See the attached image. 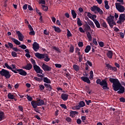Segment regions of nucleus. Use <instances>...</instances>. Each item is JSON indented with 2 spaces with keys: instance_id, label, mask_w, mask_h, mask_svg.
<instances>
[{
  "instance_id": "f257e3e1",
  "label": "nucleus",
  "mask_w": 125,
  "mask_h": 125,
  "mask_svg": "<svg viewBox=\"0 0 125 125\" xmlns=\"http://www.w3.org/2000/svg\"><path fill=\"white\" fill-rule=\"evenodd\" d=\"M109 82L112 83V87L114 91H117L118 94L125 93V87L122 85L118 79L109 78Z\"/></svg>"
},
{
  "instance_id": "f03ea898",
  "label": "nucleus",
  "mask_w": 125,
  "mask_h": 125,
  "mask_svg": "<svg viewBox=\"0 0 125 125\" xmlns=\"http://www.w3.org/2000/svg\"><path fill=\"white\" fill-rule=\"evenodd\" d=\"M115 17L114 16L110 15L106 18V21L108 24L109 25L110 28H113L114 26L116 25V21H114Z\"/></svg>"
},
{
  "instance_id": "7ed1b4c3",
  "label": "nucleus",
  "mask_w": 125,
  "mask_h": 125,
  "mask_svg": "<svg viewBox=\"0 0 125 125\" xmlns=\"http://www.w3.org/2000/svg\"><path fill=\"white\" fill-rule=\"evenodd\" d=\"M0 75L2 76V77H4L5 79H10L11 77V74H10V72L4 69H2L1 71H0Z\"/></svg>"
},
{
  "instance_id": "20e7f679",
  "label": "nucleus",
  "mask_w": 125,
  "mask_h": 125,
  "mask_svg": "<svg viewBox=\"0 0 125 125\" xmlns=\"http://www.w3.org/2000/svg\"><path fill=\"white\" fill-rule=\"evenodd\" d=\"M115 7L119 11V12H120L121 13H122L123 12H125V6L122 5L119 2H116L115 3Z\"/></svg>"
},
{
  "instance_id": "39448f33",
  "label": "nucleus",
  "mask_w": 125,
  "mask_h": 125,
  "mask_svg": "<svg viewBox=\"0 0 125 125\" xmlns=\"http://www.w3.org/2000/svg\"><path fill=\"white\" fill-rule=\"evenodd\" d=\"M91 11H93L94 12L95 11H97L99 14L101 15H102L104 13L103 12V11L99 8V7L97 6L94 5L92 7H91Z\"/></svg>"
},
{
  "instance_id": "423d86ee",
  "label": "nucleus",
  "mask_w": 125,
  "mask_h": 125,
  "mask_svg": "<svg viewBox=\"0 0 125 125\" xmlns=\"http://www.w3.org/2000/svg\"><path fill=\"white\" fill-rule=\"evenodd\" d=\"M125 21V14H121L119 16L118 21H117V24H123Z\"/></svg>"
},
{
  "instance_id": "0eeeda50",
  "label": "nucleus",
  "mask_w": 125,
  "mask_h": 125,
  "mask_svg": "<svg viewBox=\"0 0 125 125\" xmlns=\"http://www.w3.org/2000/svg\"><path fill=\"white\" fill-rule=\"evenodd\" d=\"M100 85L103 86V89H109L108 87V83H107V80L106 79L102 80Z\"/></svg>"
},
{
  "instance_id": "6e6552de",
  "label": "nucleus",
  "mask_w": 125,
  "mask_h": 125,
  "mask_svg": "<svg viewBox=\"0 0 125 125\" xmlns=\"http://www.w3.org/2000/svg\"><path fill=\"white\" fill-rule=\"evenodd\" d=\"M33 68L38 74H42V72H43V70L41 69V67H40L38 65H34Z\"/></svg>"
},
{
  "instance_id": "1a4fd4ad",
  "label": "nucleus",
  "mask_w": 125,
  "mask_h": 125,
  "mask_svg": "<svg viewBox=\"0 0 125 125\" xmlns=\"http://www.w3.org/2000/svg\"><path fill=\"white\" fill-rule=\"evenodd\" d=\"M42 69L44 71H50L52 67L46 65L45 63H43L42 66Z\"/></svg>"
},
{
  "instance_id": "9d476101",
  "label": "nucleus",
  "mask_w": 125,
  "mask_h": 125,
  "mask_svg": "<svg viewBox=\"0 0 125 125\" xmlns=\"http://www.w3.org/2000/svg\"><path fill=\"white\" fill-rule=\"evenodd\" d=\"M32 45L33 50L34 51H35V52H37V51L40 49V44L37 42H34Z\"/></svg>"
},
{
  "instance_id": "9b49d317",
  "label": "nucleus",
  "mask_w": 125,
  "mask_h": 125,
  "mask_svg": "<svg viewBox=\"0 0 125 125\" xmlns=\"http://www.w3.org/2000/svg\"><path fill=\"white\" fill-rule=\"evenodd\" d=\"M16 33L18 35L19 40L20 42H23L24 41V36H23V34L20 31H17Z\"/></svg>"
},
{
  "instance_id": "f8f14e48",
  "label": "nucleus",
  "mask_w": 125,
  "mask_h": 125,
  "mask_svg": "<svg viewBox=\"0 0 125 125\" xmlns=\"http://www.w3.org/2000/svg\"><path fill=\"white\" fill-rule=\"evenodd\" d=\"M16 71L17 72H18L19 74L21 76H27V72L23 70V69H16Z\"/></svg>"
},
{
  "instance_id": "ddd939ff",
  "label": "nucleus",
  "mask_w": 125,
  "mask_h": 125,
  "mask_svg": "<svg viewBox=\"0 0 125 125\" xmlns=\"http://www.w3.org/2000/svg\"><path fill=\"white\" fill-rule=\"evenodd\" d=\"M33 68V65L31 63H27L25 66H22V69H25V70H27L28 71H30V70L32 69Z\"/></svg>"
},
{
  "instance_id": "4468645a",
  "label": "nucleus",
  "mask_w": 125,
  "mask_h": 125,
  "mask_svg": "<svg viewBox=\"0 0 125 125\" xmlns=\"http://www.w3.org/2000/svg\"><path fill=\"white\" fill-rule=\"evenodd\" d=\"M88 65L90 66V67H92V62H91L89 61H87V62L85 63V69L87 71H88V69H89V66H88Z\"/></svg>"
},
{
  "instance_id": "2eb2a0df",
  "label": "nucleus",
  "mask_w": 125,
  "mask_h": 125,
  "mask_svg": "<svg viewBox=\"0 0 125 125\" xmlns=\"http://www.w3.org/2000/svg\"><path fill=\"white\" fill-rule=\"evenodd\" d=\"M44 55L45 54H41L38 52L35 53V56L37 57L38 59H43V58H44Z\"/></svg>"
},
{
  "instance_id": "dca6fc26",
  "label": "nucleus",
  "mask_w": 125,
  "mask_h": 125,
  "mask_svg": "<svg viewBox=\"0 0 125 125\" xmlns=\"http://www.w3.org/2000/svg\"><path fill=\"white\" fill-rule=\"evenodd\" d=\"M69 96L68 94H65V93H62L61 94V97L63 101H67L68 100V97Z\"/></svg>"
},
{
  "instance_id": "f3484780",
  "label": "nucleus",
  "mask_w": 125,
  "mask_h": 125,
  "mask_svg": "<svg viewBox=\"0 0 125 125\" xmlns=\"http://www.w3.org/2000/svg\"><path fill=\"white\" fill-rule=\"evenodd\" d=\"M11 40L12 41V42H13L15 43L17 45H20V44H21V42L15 38H11Z\"/></svg>"
},
{
  "instance_id": "a211bd4d",
  "label": "nucleus",
  "mask_w": 125,
  "mask_h": 125,
  "mask_svg": "<svg viewBox=\"0 0 125 125\" xmlns=\"http://www.w3.org/2000/svg\"><path fill=\"white\" fill-rule=\"evenodd\" d=\"M37 101L38 106H42V105H44V100H41V99H38Z\"/></svg>"
},
{
  "instance_id": "6ab92c4d",
  "label": "nucleus",
  "mask_w": 125,
  "mask_h": 125,
  "mask_svg": "<svg viewBox=\"0 0 125 125\" xmlns=\"http://www.w3.org/2000/svg\"><path fill=\"white\" fill-rule=\"evenodd\" d=\"M4 65H5V67L7 68V69H9V70H11V71L15 73V74H17V73H18L17 71L14 70L13 68H12L11 67H10V66H9V65H8L7 64V63H5Z\"/></svg>"
},
{
  "instance_id": "aec40b11",
  "label": "nucleus",
  "mask_w": 125,
  "mask_h": 125,
  "mask_svg": "<svg viewBox=\"0 0 125 125\" xmlns=\"http://www.w3.org/2000/svg\"><path fill=\"white\" fill-rule=\"evenodd\" d=\"M81 80L83 81V82H84V83H90V80H89V79L87 78V77H82Z\"/></svg>"
},
{
  "instance_id": "412c9836",
  "label": "nucleus",
  "mask_w": 125,
  "mask_h": 125,
  "mask_svg": "<svg viewBox=\"0 0 125 125\" xmlns=\"http://www.w3.org/2000/svg\"><path fill=\"white\" fill-rule=\"evenodd\" d=\"M106 55L108 58L112 59V57H113V51L109 50L106 53Z\"/></svg>"
},
{
  "instance_id": "4be33fe9",
  "label": "nucleus",
  "mask_w": 125,
  "mask_h": 125,
  "mask_svg": "<svg viewBox=\"0 0 125 125\" xmlns=\"http://www.w3.org/2000/svg\"><path fill=\"white\" fill-rule=\"evenodd\" d=\"M31 103L33 108L34 109H36L38 107V102H36L35 101H32Z\"/></svg>"
},
{
  "instance_id": "5701e85b",
  "label": "nucleus",
  "mask_w": 125,
  "mask_h": 125,
  "mask_svg": "<svg viewBox=\"0 0 125 125\" xmlns=\"http://www.w3.org/2000/svg\"><path fill=\"white\" fill-rule=\"evenodd\" d=\"M44 86L46 87V88H47L49 91H51V90L52 89V87H51V85L50 84L44 83Z\"/></svg>"
},
{
  "instance_id": "b1692460",
  "label": "nucleus",
  "mask_w": 125,
  "mask_h": 125,
  "mask_svg": "<svg viewBox=\"0 0 125 125\" xmlns=\"http://www.w3.org/2000/svg\"><path fill=\"white\" fill-rule=\"evenodd\" d=\"M52 28L54 29L55 32H57V33H61L62 31V30H61L60 28L58 27H56L55 26H52Z\"/></svg>"
},
{
  "instance_id": "393cba45",
  "label": "nucleus",
  "mask_w": 125,
  "mask_h": 125,
  "mask_svg": "<svg viewBox=\"0 0 125 125\" xmlns=\"http://www.w3.org/2000/svg\"><path fill=\"white\" fill-rule=\"evenodd\" d=\"M84 31H86L87 32L88 31H90L91 30V28H90V26L87 24V23H85L84 24Z\"/></svg>"
},
{
  "instance_id": "a878e982",
  "label": "nucleus",
  "mask_w": 125,
  "mask_h": 125,
  "mask_svg": "<svg viewBox=\"0 0 125 125\" xmlns=\"http://www.w3.org/2000/svg\"><path fill=\"white\" fill-rule=\"evenodd\" d=\"M87 22H88V25H90V27L91 28H92V29H95V25H94V23H93V22H92V21L89 20Z\"/></svg>"
},
{
  "instance_id": "bb28decb",
  "label": "nucleus",
  "mask_w": 125,
  "mask_h": 125,
  "mask_svg": "<svg viewBox=\"0 0 125 125\" xmlns=\"http://www.w3.org/2000/svg\"><path fill=\"white\" fill-rule=\"evenodd\" d=\"M43 81V82L45 83H51V81L47 77H44Z\"/></svg>"
},
{
  "instance_id": "cd10ccee",
  "label": "nucleus",
  "mask_w": 125,
  "mask_h": 125,
  "mask_svg": "<svg viewBox=\"0 0 125 125\" xmlns=\"http://www.w3.org/2000/svg\"><path fill=\"white\" fill-rule=\"evenodd\" d=\"M85 13H87V16L89 18H90V19H91L93 21L94 20V17H93V16L92 15V14H91V13H90V12H85Z\"/></svg>"
},
{
  "instance_id": "c85d7f7f",
  "label": "nucleus",
  "mask_w": 125,
  "mask_h": 125,
  "mask_svg": "<svg viewBox=\"0 0 125 125\" xmlns=\"http://www.w3.org/2000/svg\"><path fill=\"white\" fill-rule=\"evenodd\" d=\"M70 113V117H72V118H74V117H75V115H77L78 113V112L76 111H71Z\"/></svg>"
},
{
  "instance_id": "c756f323",
  "label": "nucleus",
  "mask_w": 125,
  "mask_h": 125,
  "mask_svg": "<svg viewBox=\"0 0 125 125\" xmlns=\"http://www.w3.org/2000/svg\"><path fill=\"white\" fill-rule=\"evenodd\" d=\"M94 23H95L97 28H100V23H99V22L97 20L94 19L93 21Z\"/></svg>"
},
{
  "instance_id": "7c9ffc66",
  "label": "nucleus",
  "mask_w": 125,
  "mask_h": 125,
  "mask_svg": "<svg viewBox=\"0 0 125 125\" xmlns=\"http://www.w3.org/2000/svg\"><path fill=\"white\" fill-rule=\"evenodd\" d=\"M104 7L105 9H109L110 6H109L108 0H104Z\"/></svg>"
},
{
  "instance_id": "2f4dec72",
  "label": "nucleus",
  "mask_w": 125,
  "mask_h": 125,
  "mask_svg": "<svg viewBox=\"0 0 125 125\" xmlns=\"http://www.w3.org/2000/svg\"><path fill=\"white\" fill-rule=\"evenodd\" d=\"M4 119V112L0 111V121H2Z\"/></svg>"
},
{
  "instance_id": "473e14b6",
  "label": "nucleus",
  "mask_w": 125,
  "mask_h": 125,
  "mask_svg": "<svg viewBox=\"0 0 125 125\" xmlns=\"http://www.w3.org/2000/svg\"><path fill=\"white\" fill-rule=\"evenodd\" d=\"M44 58V60L45 62H48V61H50V58H49V56L47 54H45Z\"/></svg>"
},
{
  "instance_id": "72a5a7b5",
  "label": "nucleus",
  "mask_w": 125,
  "mask_h": 125,
  "mask_svg": "<svg viewBox=\"0 0 125 125\" xmlns=\"http://www.w3.org/2000/svg\"><path fill=\"white\" fill-rule=\"evenodd\" d=\"M71 14L72 15V17H73V19H75V18H77V13H76L75 10H72L71 11Z\"/></svg>"
},
{
  "instance_id": "f704fd0d",
  "label": "nucleus",
  "mask_w": 125,
  "mask_h": 125,
  "mask_svg": "<svg viewBox=\"0 0 125 125\" xmlns=\"http://www.w3.org/2000/svg\"><path fill=\"white\" fill-rule=\"evenodd\" d=\"M7 97L8 99H14V98L15 96H14L13 95L11 94V93H9L7 95Z\"/></svg>"
},
{
  "instance_id": "c9c22d12",
  "label": "nucleus",
  "mask_w": 125,
  "mask_h": 125,
  "mask_svg": "<svg viewBox=\"0 0 125 125\" xmlns=\"http://www.w3.org/2000/svg\"><path fill=\"white\" fill-rule=\"evenodd\" d=\"M90 49H91V47L89 45H87L84 51L85 52H86V53H88V52H89V51H90Z\"/></svg>"
},
{
  "instance_id": "e433bc0d",
  "label": "nucleus",
  "mask_w": 125,
  "mask_h": 125,
  "mask_svg": "<svg viewBox=\"0 0 125 125\" xmlns=\"http://www.w3.org/2000/svg\"><path fill=\"white\" fill-rule=\"evenodd\" d=\"M52 47H53V49L57 51L58 53H61V51H60V49H59V48L56 46H53Z\"/></svg>"
},
{
  "instance_id": "4c0bfd02",
  "label": "nucleus",
  "mask_w": 125,
  "mask_h": 125,
  "mask_svg": "<svg viewBox=\"0 0 125 125\" xmlns=\"http://www.w3.org/2000/svg\"><path fill=\"white\" fill-rule=\"evenodd\" d=\"M79 107H80V108H82L83 107H84V106H85V103L83 101H81L79 103Z\"/></svg>"
},
{
  "instance_id": "58836bf2",
  "label": "nucleus",
  "mask_w": 125,
  "mask_h": 125,
  "mask_svg": "<svg viewBox=\"0 0 125 125\" xmlns=\"http://www.w3.org/2000/svg\"><path fill=\"white\" fill-rule=\"evenodd\" d=\"M34 80H35V81H36L37 82H39V83H41V82H42L43 79L34 77Z\"/></svg>"
},
{
  "instance_id": "ea45409f",
  "label": "nucleus",
  "mask_w": 125,
  "mask_h": 125,
  "mask_svg": "<svg viewBox=\"0 0 125 125\" xmlns=\"http://www.w3.org/2000/svg\"><path fill=\"white\" fill-rule=\"evenodd\" d=\"M86 35L88 39H89V41H91L92 40V37H91V34H90V33L87 32Z\"/></svg>"
},
{
  "instance_id": "a19ab883",
  "label": "nucleus",
  "mask_w": 125,
  "mask_h": 125,
  "mask_svg": "<svg viewBox=\"0 0 125 125\" xmlns=\"http://www.w3.org/2000/svg\"><path fill=\"white\" fill-rule=\"evenodd\" d=\"M102 26L104 28H105V29H107V28H108V25H107V23H106V22H105L104 21L102 23Z\"/></svg>"
},
{
  "instance_id": "79ce46f5",
  "label": "nucleus",
  "mask_w": 125,
  "mask_h": 125,
  "mask_svg": "<svg viewBox=\"0 0 125 125\" xmlns=\"http://www.w3.org/2000/svg\"><path fill=\"white\" fill-rule=\"evenodd\" d=\"M73 69L76 71V72H78L79 71V66H78L77 64H74L73 66Z\"/></svg>"
},
{
  "instance_id": "37998d69",
  "label": "nucleus",
  "mask_w": 125,
  "mask_h": 125,
  "mask_svg": "<svg viewBox=\"0 0 125 125\" xmlns=\"http://www.w3.org/2000/svg\"><path fill=\"white\" fill-rule=\"evenodd\" d=\"M42 9H43V10H44V11H47V10H48V7L47 6H45L44 5H42Z\"/></svg>"
},
{
  "instance_id": "c03bdc74",
  "label": "nucleus",
  "mask_w": 125,
  "mask_h": 125,
  "mask_svg": "<svg viewBox=\"0 0 125 125\" xmlns=\"http://www.w3.org/2000/svg\"><path fill=\"white\" fill-rule=\"evenodd\" d=\"M61 107H62V108H63V109H64L65 110H67V106L66 105V104H60Z\"/></svg>"
},
{
  "instance_id": "a18cd8bd",
  "label": "nucleus",
  "mask_w": 125,
  "mask_h": 125,
  "mask_svg": "<svg viewBox=\"0 0 125 125\" xmlns=\"http://www.w3.org/2000/svg\"><path fill=\"white\" fill-rule=\"evenodd\" d=\"M19 46L22 49H26L27 48V46H26L25 44H21V45H19Z\"/></svg>"
},
{
  "instance_id": "49530a36",
  "label": "nucleus",
  "mask_w": 125,
  "mask_h": 125,
  "mask_svg": "<svg viewBox=\"0 0 125 125\" xmlns=\"http://www.w3.org/2000/svg\"><path fill=\"white\" fill-rule=\"evenodd\" d=\"M30 61L33 65V67L34 66H36L37 65L36 64V61H35V60H34L33 59H31Z\"/></svg>"
},
{
  "instance_id": "de8ad7c7",
  "label": "nucleus",
  "mask_w": 125,
  "mask_h": 125,
  "mask_svg": "<svg viewBox=\"0 0 125 125\" xmlns=\"http://www.w3.org/2000/svg\"><path fill=\"white\" fill-rule=\"evenodd\" d=\"M29 35L30 36H35L36 34V33L35 32V31H34V29L33 30H30V32L29 33Z\"/></svg>"
},
{
  "instance_id": "09e8293b",
  "label": "nucleus",
  "mask_w": 125,
  "mask_h": 125,
  "mask_svg": "<svg viewBox=\"0 0 125 125\" xmlns=\"http://www.w3.org/2000/svg\"><path fill=\"white\" fill-rule=\"evenodd\" d=\"M43 34L46 35V36H49V31H47V30L44 29L43 30Z\"/></svg>"
},
{
  "instance_id": "8fccbe9b",
  "label": "nucleus",
  "mask_w": 125,
  "mask_h": 125,
  "mask_svg": "<svg viewBox=\"0 0 125 125\" xmlns=\"http://www.w3.org/2000/svg\"><path fill=\"white\" fill-rule=\"evenodd\" d=\"M11 55L13 57H17V53L14 51H12L11 53Z\"/></svg>"
},
{
  "instance_id": "3c124183",
  "label": "nucleus",
  "mask_w": 125,
  "mask_h": 125,
  "mask_svg": "<svg viewBox=\"0 0 125 125\" xmlns=\"http://www.w3.org/2000/svg\"><path fill=\"white\" fill-rule=\"evenodd\" d=\"M71 109H72V110H79V104L76 106H72Z\"/></svg>"
},
{
  "instance_id": "603ef678",
  "label": "nucleus",
  "mask_w": 125,
  "mask_h": 125,
  "mask_svg": "<svg viewBox=\"0 0 125 125\" xmlns=\"http://www.w3.org/2000/svg\"><path fill=\"white\" fill-rule=\"evenodd\" d=\"M27 100H28V101H33V98H32V97L29 96L28 95H27V97H26Z\"/></svg>"
},
{
  "instance_id": "864d4df0",
  "label": "nucleus",
  "mask_w": 125,
  "mask_h": 125,
  "mask_svg": "<svg viewBox=\"0 0 125 125\" xmlns=\"http://www.w3.org/2000/svg\"><path fill=\"white\" fill-rule=\"evenodd\" d=\"M39 88H40L41 91H42V90H43V89H44V86L43 84H41V85H39Z\"/></svg>"
},
{
  "instance_id": "5fc2aeb1",
  "label": "nucleus",
  "mask_w": 125,
  "mask_h": 125,
  "mask_svg": "<svg viewBox=\"0 0 125 125\" xmlns=\"http://www.w3.org/2000/svg\"><path fill=\"white\" fill-rule=\"evenodd\" d=\"M67 36L68 37H72V33H71V32L70 31V30H69V29H67Z\"/></svg>"
},
{
  "instance_id": "6e6d98bb",
  "label": "nucleus",
  "mask_w": 125,
  "mask_h": 125,
  "mask_svg": "<svg viewBox=\"0 0 125 125\" xmlns=\"http://www.w3.org/2000/svg\"><path fill=\"white\" fill-rule=\"evenodd\" d=\"M55 66L56 68H61L62 67V65L61 64L58 63L55 64Z\"/></svg>"
},
{
  "instance_id": "4d7b16f0",
  "label": "nucleus",
  "mask_w": 125,
  "mask_h": 125,
  "mask_svg": "<svg viewBox=\"0 0 125 125\" xmlns=\"http://www.w3.org/2000/svg\"><path fill=\"white\" fill-rule=\"evenodd\" d=\"M90 73V80H92V79H93V71L91 70Z\"/></svg>"
},
{
  "instance_id": "13d9d810",
  "label": "nucleus",
  "mask_w": 125,
  "mask_h": 125,
  "mask_svg": "<svg viewBox=\"0 0 125 125\" xmlns=\"http://www.w3.org/2000/svg\"><path fill=\"white\" fill-rule=\"evenodd\" d=\"M99 44L101 47H103V46H104V42H99Z\"/></svg>"
},
{
  "instance_id": "bf43d9fd",
  "label": "nucleus",
  "mask_w": 125,
  "mask_h": 125,
  "mask_svg": "<svg viewBox=\"0 0 125 125\" xmlns=\"http://www.w3.org/2000/svg\"><path fill=\"white\" fill-rule=\"evenodd\" d=\"M39 3L42 4H45V0H39Z\"/></svg>"
},
{
  "instance_id": "052dcab7",
  "label": "nucleus",
  "mask_w": 125,
  "mask_h": 125,
  "mask_svg": "<svg viewBox=\"0 0 125 125\" xmlns=\"http://www.w3.org/2000/svg\"><path fill=\"white\" fill-rule=\"evenodd\" d=\"M106 66L107 67L108 69H109V70H112V68L113 67V66H112L109 63L106 64Z\"/></svg>"
},
{
  "instance_id": "680f3d73",
  "label": "nucleus",
  "mask_w": 125,
  "mask_h": 125,
  "mask_svg": "<svg viewBox=\"0 0 125 125\" xmlns=\"http://www.w3.org/2000/svg\"><path fill=\"white\" fill-rule=\"evenodd\" d=\"M8 45L9 46V47H10V48L12 49L13 47V44H12V43L11 42H8Z\"/></svg>"
},
{
  "instance_id": "e2e57ef3",
  "label": "nucleus",
  "mask_w": 125,
  "mask_h": 125,
  "mask_svg": "<svg viewBox=\"0 0 125 125\" xmlns=\"http://www.w3.org/2000/svg\"><path fill=\"white\" fill-rule=\"evenodd\" d=\"M36 11L37 13H38V14H39V15L40 16H42V13H41L40 12L39 10L38 9V8H36Z\"/></svg>"
},
{
  "instance_id": "0e129e2a",
  "label": "nucleus",
  "mask_w": 125,
  "mask_h": 125,
  "mask_svg": "<svg viewBox=\"0 0 125 125\" xmlns=\"http://www.w3.org/2000/svg\"><path fill=\"white\" fill-rule=\"evenodd\" d=\"M18 109L20 111H21V112H23V106H21V105H19L18 106Z\"/></svg>"
},
{
  "instance_id": "69168bd1",
  "label": "nucleus",
  "mask_w": 125,
  "mask_h": 125,
  "mask_svg": "<svg viewBox=\"0 0 125 125\" xmlns=\"http://www.w3.org/2000/svg\"><path fill=\"white\" fill-rule=\"evenodd\" d=\"M69 51L71 53H73V52H74V47H73V46H70Z\"/></svg>"
},
{
  "instance_id": "338daca9",
  "label": "nucleus",
  "mask_w": 125,
  "mask_h": 125,
  "mask_svg": "<svg viewBox=\"0 0 125 125\" xmlns=\"http://www.w3.org/2000/svg\"><path fill=\"white\" fill-rule=\"evenodd\" d=\"M101 80L100 79H98L96 81V83L100 85V84L101 83Z\"/></svg>"
},
{
  "instance_id": "774afa93",
  "label": "nucleus",
  "mask_w": 125,
  "mask_h": 125,
  "mask_svg": "<svg viewBox=\"0 0 125 125\" xmlns=\"http://www.w3.org/2000/svg\"><path fill=\"white\" fill-rule=\"evenodd\" d=\"M66 121H67L68 123H71V122H72V119L70 117H67Z\"/></svg>"
}]
</instances>
